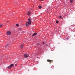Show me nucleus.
<instances>
[{
  "mask_svg": "<svg viewBox=\"0 0 75 75\" xmlns=\"http://www.w3.org/2000/svg\"><path fill=\"white\" fill-rule=\"evenodd\" d=\"M40 1H42L43 0H39Z\"/></svg>",
  "mask_w": 75,
  "mask_h": 75,
  "instance_id": "22",
  "label": "nucleus"
},
{
  "mask_svg": "<svg viewBox=\"0 0 75 75\" xmlns=\"http://www.w3.org/2000/svg\"><path fill=\"white\" fill-rule=\"evenodd\" d=\"M42 8V7L41 6H39L38 8H39V9H40V8Z\"/></svg>",
  "mask_w": 75,
  "mask_h": 75,
  "instance_id": "10",
  "label": "nucleus"
},
{
  "mask_svg": "<svg viewBox=\"0 0 75 75\" xmlns=\"http://www.w3.org/2000/svg\"><path fill=\"white\" fill-rule=\"evenodd\" d=\"M74 36H75V35H74Z\"/></svg>",
  "mask_w": 75,
  "mask_h": 75,
  "instance_id": "25",
  "label": "nucleus"
},
{
  "mask_svg": "<svg viewBox=\"0 0 75 75\" xmlns=\"http://www.w3.org/2000/svg\"><path fill=\"white\" fill-rule=\"evenodd\" d=\"M47 62H51L52 61V60H50L48 59L47 60Z\"/></svg>",
  "mask_w": 75,
  "mask_h": 75,
  "instance_id": "11",
  "label": "nucleus"
},
{
  "mask_svg": "<svg viewBox=\"0 0 75 75\" xmlns=\"http://www.w3.org/2000/svg\"><path fill=\"white\" fill-rule=\"evenodd\" d=\"M21 28H18V31H21Z\"/></svg>",
  "mask_w": 75,
  "mask_h": 75,
  "instance_id": "13",
  "label": "nucleus"
},
{
  "mask_svg": "<svg viewBox=\"0 0 75 75\" xmlns=\"http://www.w3.org/2000/svg\"><path fill=\"white\" fill-rule=\"evenodd\" d=\"M23 45L22 44L21 45V48H23Z\"/></svg>",
  "mask_w": 75,
  "mask_h": 75,
  "instance_id": "7",
  "label": "nucleus"
},
{
  "mask_svg": "<svg viewBox=\"0 0 75 75\" xmlns=\"http://www.w3.org/2000/svg\"><path fill=\"white\" fill-rule=\"evenodd\" d=\"M11 32L9 31H7L6 33V34H7L8 35H11Z\"/></svg>",
  "mask_w": 75,
  "mask_h": 75,
  "instance_id": "3",
  "label": "nucleus"
},
{
  "mask_svg": "<svg viewBox=\"0 0 75 75\" xmlns=\"http://www.w3.org/2000/svg\"><path fill=\"white\" fill-rule=\"evenodd\" d=\"M59 18H61V19H63V18H62V16H60L59 17Z\"/></svg>",
  "mask_w": 75,
  "mask_h": 75,
  "instance_id": "12",
  "label": "nucleus"
},
{
  "mask_svg": "<svg viewBox=\"0 0 75 75\" xmlns=\"http://www.w3.org/2000/svg\"><path fill=\"white\" fill-rule=\"evenodd\" d=\"M32 23V19H31V17H30L28 18V25H31Z\"/></svg>",
  "mask_w": 75,
  "mask_h": 75,
  "instance_id": "1",
  "label": "nucleus"
},
{
  "mask_svg": "<svg viewBox=\"0 0 75 75\" xmlns=\"http://www.w3.org/2000/svg\"><path fill=\"white\" fill-rule=\"evenodd\" d=\"M28 15V14H27Z\"/></svg>",
  "mask_w": 75,
  "mask_h": 75,
  "instance_id": "19",
  "label": "nucleus"
},
{
  "mask_svg": "<svg viewBox=\"0 0 75 75\" xmlns=\"http://www.w3.org/2000/svg\"><path fill=\"white\" fill-rule=\"evenodd\" d=\"M16 26H17V27H19V25H18V24H16Z\"/></svg>",
  "mask_w": 75,
  "mask_h": 75,
  "instance_id": "15",
  "label": "nucleus"
},
{
  "mask_svg": "<svg viewBox=\"0 0 75 75\" xmlns=\"http://www.w3.org/2000/svg\"><path fill=\"white\" fill-rule=\"evenodd\" d=\"M8 46H9V45L8 44H7V45H6V46H5V47H6V48H7V47H8Z\"/></svg>",
  "mask_w": 75,
  "mask_h": 75,
  "instance_id": "9",
  "label": "nucleus"
},
{
  "mask_svg": "<svg viewBox=\"0 0 75 75\" xmlns=\"http://www.w3.org/2000/svg\"><path fill=\"white\" fill-rule=\"evenodd\" d=\"M67 40H69V38H67Z\"/></svg>",
  "mask_w": 75,
  "mask_h": 75,
  "instance_id": "18",
  "label": "nucleus"
},
{
  "mask_svg": "<svg viewBox=\"0 0 75 75\" xmlns=\"http://www.w3.org/2000/svg\"><path fill=\"white\" fill-rule=\"evenodd\" d=\"M37 34V33H33V35H32V36L33 37V36H35V35H36Z\"/></svg>",
  "mask_w": 75,
  "mask_h": 75,
  "instance_id": "5",
  "label": "nucleus"
},
{
  "mask_svg": "<svg viewBox=\"0 0 75 75\" xmlns=\"http://www.w3.org/2000/svg\"><path fill=\"white\" fill-rule=\"evenodd\" d=\"M3 25H0V27H2Z\"/></svg>",
  "mask_w": 75,
  "mask_h": 75,
  "instance_id": "17",
  "label": "nucleus"
},
{
  "mask_svg": "<svg viewBox=\"0 0 75 75\" xmlns=\"http://www.w3.org/2000/svg\"><path fill=\"white\" fill-rule=\"evenodd\" d=\"M43 43L44 44H45V43H44V42H43Z\"/></svg>",
  "mask_w": 75,
  "mask_h": 75,
  "instance_id": "20",
  "label": "nucleus"
},
{
  "mask_svg": "<svg viewBox=\"0 0 75 75\" xmlns=\"http://www.w3.org/2000/svg\"><path fill=\"white\" fill-rule=\"evenodd\" d=\"M24 56L25 58H28V55L27 54H24Z\"/></svg>",
  "mask_w": 75,
  "mask_h": 75,
  "instance_id": "4",
  "label": "nucleus"
},
{
  "mask_svg": "<svg viewBox=\"0 0 75 75\" xmlns=\"http://www.w3.org/2000/svg\"><path fill=\"white\" fill-rule=\"evenodd\" d=\"M31 11H29V12H28V16H30V14H31Z\"/></svg>",
  "mask_w": 75,
  "mask_h": 75,
  "instance_id": "8",
  "label": "nucleus"
},
{
  "mask_svg": "<svg viewBox=\"0 0 75 75\" xmlns=\"http://www.w3.org/2000/svg\"><path fill=\"white\" fill-rule=\"evenodd\" d=\"M15 66H17V64H16L15 65Z\"/></svg>",
  "mask_w": 75,
  "mask_h": 75,
  "instance_id": "21",
  "label": "nucleus"
},
{
  "mask_svg": "<svg viewBox=\"0 0 75 75\" xmlns=\"http://www.w3.org/2000/svg\"><path fill=\"white\" fill-rule=\"evenodd\" d=\"M26 27H28V22H27L26 24Z\"/></svg>",
  "mask_w": 75,
  "mask_h": 75,
  "instance_id": "6",
  "label": "nucleus"
},
{
  "mask_svg": "<svg viewBox=\"0 0 75 75\" xmlns=\"http://www.w3.org/2000/svg\"><path fill=\"white\" fill-rule=\"evenodd\" d=\"M7 22H8V21H7Z\"/></svg>",
  "mask_w": 75,
  "mask_h": 75,
  "instance_id": "26",
  "label": "nucleus"
},
{
  "mask_svg": "<svg viewBox=\"0 0 75 75\" xmlns=\"http://www.w3.org/2000/svg\"><path fill=\"white\" fill-rule=\"evenodd\" d=\"M56 23L58 24V23H59V22H58V21H56Z\"/></svg>",
  "mask_w": 75,
  "mask_h": 75,
  "instance_id": "16",
  "label": "nucleus"
},
{
  "mask_svg": "<svg viewBox=\"0 0 75 75\" xmlns=\"http://www.w3.org/2000/svg\"><path fill=\"white\" fill-rule=\"evenodd\" d=\"M70 3H72L73 2V0H70Z\"/></svg>",
  "mask_w": 75,
  "mask_h": 75,
  "instance_id": "14",
  "label": "nucleus"
},
{
  "mask_svg": "<svg viewBox=\"0 0 75 75\" xmlns=\"http://www.w3.org/2000/svg\"><path fill=\"white\" fill-rule=\"evenodd\" d=\"M31 34H30V35H31Z\"/></svg>",
  "mask_w": 75,
  "mask_h": 75,
  "instance_id": "24",
  "label": "nucleus"
},
{
  "mask_svg": "<svg viewBox=\"0 0 75 75\" xmlns=\"http://www.w3.org/2000/svg\"><path fill=\"white\" fill-rule=\"evenodd\" d=\"M39 44V43H38V45Z\"/></svg>",
  "mask_w": 75,
  "mask_h": 75,
  "instance_id": "23",
  "label": "nucleus"
},
{
  "mask_svg": "<svg viewBox=\"0 0 75 75\" xmlns=\"http://www.w3.org/2000/svg\"><path fill=\"white\" fill-rule=\"evenodd\" d=\"M14 67V64H11L10 66H8L7 67V68L8 69H10L11 67Z\"/></svg>",
  "mask_w": 75,
  "mask_h": 75,
  "instance_id": "2",
  "label": "nucleus"
}]
</instances>
